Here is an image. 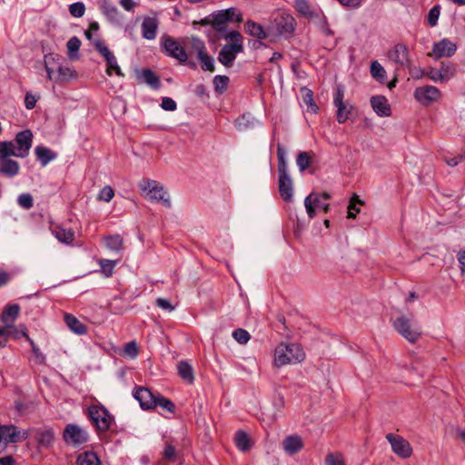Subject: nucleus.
Listing matches in <instances>:
<instances>
[{"label": "nucleus", "instance_id": "obj_32", "mask_svg": "<svg viewBox=\"0 0 465 465\" xmlns=\"http://www.w3.org/2000/svg\"><path fill=\"white\" fill-rule=\"evenodd\" d=\"M76 465H101V461L93 451H85L78 455Z\"/></svg>", "mask_w": 465, "mask_h": 465}, {"label": "nucleus", "instance_id": "obj_19", "mask_svg": "<svg viewBox=\"0 0 465 465\" xmlns=\"http://www.w3.org/2000/svg\"><path fill=\"white\" fill-rule=\"evenodd\" d=\"M2 151V146H0V174L13 178L19 173L20 164L17 161L10 158L14 154H5Z\"/></svg>", "mask_w": 465, "mask_h": 465}, {"label": "nucleus", "instance_id": "obj_53", "mask_svg": "<svg viewBox=\"0 0 465 465\" xmlns=\"http://www.w3.org/2000/svg\"><path fill=\"white\" fill-rule=\"evenodd\" d=\"M156 406H160L170 412L174 411V404L168 399L159 395L156 396Z\"/></svg>", "mask_w": 465, "mask_h": 465}, {"label": "nucleus", "instance_id": "obj_44", "mask_svg": "<svg viewBox=\"0 0 465 465\" xmlns=\"http://www.w3.org/2000/svg\"><path fill=\"white\" fill-rule=\"evenodd\" d=\"M441 7L439 5H434L429 12L427 21L430 26L434 27L438 24Z\"/></svg>", "mask_w": 465, "mask_h": 465}, {"label": "nucleus", "instance_id": "obj_62", "mask_svg": "<svg viewBox=\"0 0 465 465\" xmlns=\"http://www.w3.org/2000/svg\"><path fill=\"white\" fill-rule=\"evenodd\" d=\"M156 305L168 312H173L174 310V306L171 304L170 301L164 298H158L156 300Z\"/></svg>", "mask_w": 465, "mask_h": 465}, {"label": "nucleus", "instance_id": "obj_39", "mask_svg": "<svg viewBox=\"0 0 465 465\" xmlns=\"http://www.w3.org/2000/svg\"><path fill=\"white\" fill-rule=\"evenodd\" d=\"M371 74L375 80L379 82H383L386 78V71L378 61L371 62Z\"/></svg>", "mask_w": 465, "mask_h": 465}, {"label": "nucleus", "instance_id": "obj_61", "mask_svg": "<svg viewBox=\"0 0 465 465\" xmlns=\"http://www.w3.org/2000/svg\"><path fill=\"white\" fill-rule=\"evenodd\" d=\"M426 76L434 83H440L439 69H435L431 66L426 69Z\"/></svg>", "mask_w": 465, "mask_h": 465}, {"label": "nucleus", "instance_id": "obj_54", "mask_svg": "<svg viewBox=\"0 0 465 465\" xmlns=\"http://www.w3.org/2000/svg\"><path fill=\"white\" fill-rule=\"evenodd\" d=\"M80 45H81V41L76 36H73L68 40L66 46H67L70 56H72L73 53H76L79 50Z\"/></svg>", "mask_w": 465, "mask_h": 465}, {"label": "nucleus", "instance_id": "obj_14", "mask_svg": "<svg viewBox=\"0 0 465 465\" xmlns=\"http://www.w3.org/2000/svg\"><path fill=\"white\" fill-rule=\"evenodd\" d=\"M96 50L104 56L107 64L106 73L111 75L114 72L118 76H124L117 59L109 48L100 40L96 39L94 43Z\"/></svg>", "mask_w": 465, "mask_h": 465}, {"label": "nucleus", "instance_id": "obj_50", "mask_svg": "<svg viewBox=\"0 0 465 465\" xmlns=\"http://www.w3.org/2000/svg\"><path fill=\"white\" fill-rule=\"evenodd\" d=\"M358 204H362V202L358 198L353 197L348 206V218H355L356 213H360V208L357 206Z\"/></svg>", "mask_w": 465, "mask_h": 465}, {"label": "nucleus", "instance_id": "obj_27", "mask_svg": "<svg viewBox=\"0 0 465 465\" xmlns=\"http://www.w3.org/2000/svg\"><path fill=\"white\" fill-rule=\"evenodd\" d=\"M20 312V307L17 304H12L6 306L2 313L1 320L4 322L6 329H13L14 322L18 317Z\"/></svg>", "mask_w": 465, "mask_h": 465}, {"label": "nucleus", "instance_id": "obj_63", "mask_svg": "<svg viewBox=\"0 0 465 465\" xmlns=\"http://www.w3.org/2000/svg\"><path fill=\"white\" fill-rule=\"evenodd\" d=\"M224 39L230 40L232 43H242V36L238 31H232L224 35Z\"/></svg>", "mask_w": 465, "mask_h": 465}, {"label": "nucleus", "instance_id": "obj_49", "mask_svg": "<svg viewBox=\"0 0 465 465\" xmlns=\"http://www.w3.org/2000/svg\"><path fill=\"white\" fill-rule=\"evenodd\" d=\"M85 6L82 2H76L69 5V12L74 17H82L84 15Z\"/></svg>", "mask_w": 465, "mask_h": 465}, {"label": "nucleus", "instance_id": "obj_41", "mask_svg": "<svg viewBox=\"0 0 465 465\" xmlns=\"http://www.w3.org/2000/svg\"><path fill=\"white\" fill-rule=\"evenodd\" d=\"M303 102L307 105L308 110H310L312 113L315 114L318 111V106L313 101V93L310 89H303Z\"/></svg>", "mask_w": 465, "mask_h": 465}, {"label": "nucleus", "instance_id": "obj_1", "mask_svg": "<svg viewBox=\"0 0 465 465\" xmlns=\"http://www.w3.org/2000/svg\"><path fill=\"white\" fill-rule=\"evenodd\" d=\"M62 57L56 54H48L45 56V68L49 80L55 84H66L77 78L75 70L60 63Z\"/></svg>", "mask_w": 465, "mask_h": 465}, {"label": "nucleus", "instance_id": "obj_36", "mask_svg": "<svg viewBox=\"0 0 465 465\" xmlns=\"http://www.w3.org/2000/svg\"><path fill=\"white\" fill-rule=\"evenodd\" d=\"M335 107L337 108V114L336 118L337 121L340 124L345 123L351 114L352 111V105L349 103H341V104H335Z\"/></svg>", "mask_w": 465, "mask_h": 465}, {"label": "nucleus", "instance_id": "obj_33", "mask_svg": "<svg viewBox=\"0 0 465 465\" xmlns=\"http://www.w3.org/2000/svg\"><path fill=\"white\" fill-rule=\"evenodd\" d=\"M177 371L180 377L188 383H193L194 380L193 367L186 361H180L177 365Z\"/></svg>", "mask_w": 465, "mask_h": 465}, {"label": "nucleus", "instance_id": "obj_40", "mask_svg": "<svg viewBox=\"0 0 465 465\" xmlns=\"http://www.w3.org/2000/svg\"><path fill=\"white\" fill-rule=\"evenodd\" d=\"M99 265L101 266V272L105 277H110L113 275L114 269L115 267L116 262L107 259H101L99 260Z\"/></svg>", "mask_w": 465, "mask_h": 465}, {"label": "nucleus", "instance_id": "obj_13", "mask_svg": "<svg viewBox=\"0 0 465 465\" xmlns=\"http://www.w3.org/2000/svg\"><path fill=\"white\" fill-rule=\"evenodd\" d=\"M27 430H21L14 425H0V444L19 442L28 438Z\"/></svg>", "mask_w": 465, "mask_h": 465}, {"label": "nucleus", "instance_id": "obj_42", "mask_svg": "<svg viewBox=\"0 0 465 465\" xmlns=\"http://www.w3.org/2000/svg\"><path fill=\"white\" fill-rule=\"evenodd\" d=\"M54 440V432L51 430H45L38 432L37 440L42 446L47 447L51 445Z\"/></svg>", "mask_w": 465, "mask_h": 465}, {"label": "nucleus", "instance_id": "obj_35", "mask_svg": "<svg viewBox=\"0 0 465 465\" xmlns=\"http://www.w3.org/2000/svg\"><path fill=\"white\" fill-rule=\"evenodd\" d=\"M35 152L37 159L41 162L43 166H45L55 158V154L47 147L37 146L35 149Z\"/></svg>", "mask_w": 465, "mask_h": 465}, {"label": "nucleus", "instance_id": "obj_52", "mask_svg": "<svg viewBox=\"0 0 465 465\" xmlns=\"http://www.w3.org/2000/svg\"><path fill=\"white\" fill-rule=\"evenodd\" d=\"M114 195V192L111 186H104L98 194V199L109 203Z\"/></svg>", "mask_w": 465, "mask_h": 465}, {"label": "nucleus", "instance_id": "obj_59", "mask_svg": "<svg viewBox=\"0 0 465 465\" xmlns=\"http://www.w3.org/2000/svg\"><path fill=\"white\" fill-rule=\"evenodd\" d=\"M410 74L413 79H421L426 76V69H422L419 66H409Z\"/></svg>", "mask_w": 465, "mask_h": 465}, {"label": "nucleus", "instance_id": "obj_4", "mask_svg": "<svg viewBox=\"0 0 465 465\" xmlns=\"http://www.w3.org/2000/svg\"><path fill=\"white\" fill-rule=\"evenodd\" d=\"M277 156L279 161V192L285 202H290L293 196V185L287 170L286 151L281 144H278L277 147Z\"/></svg>", "mask_w": 465, "mask_h": 465}, {"label": "nucleus", "instance_id": "obj_48", "mask_svg": "<svg viewBox=\"0 0 465 465\" xmlns=\"http://www.w3.org/2000/svg\"><path fill=\"white\" fill-rule=\"evenodd\" d=\"M232 337L241 344L247 343L251 339L250 333L243 329H236L232 332Z\"/></svg>", "mask_w": 465, "mask_h": 465}, {"label": "nucleus", "instance_id": "obj_31", "mask_svg": "<svg viewBox=\"0 0 465 465\" xmlns=\"http://www.w3.org/2000/svg\"><path fill=\"white\" fill-rule=\"evenodd\" d=\"M229 11L222 10L212 15V25L216 31H223L226 23L230 21Z\"/></svg>", "mask_w": 465, "mask_h": 465}, {"label": "nucleus", "instance_id": "obj_58", "mask_svg": "<svg viewBox=\"0 0 465 465\" xmlns=\"http://www.w3.org/2000/svg\"><path fill=\"white\" fill-rule=\"evenodd\" d=\"M327 465H344L343 459L341 454H328L326 457Z\"/></svg>", "mask_w": 465, "mask_h": 465}, {"label": "nucleus", "instance_id": "obj_2", "mask_svg": "<svg viewBox=\"0 0 465 465\" xmlns=\"http://www.w3.org/2000/svg\"><path fill=\"white\" fill-rule=\"evenodd\" d=\"M305 359V352L297 343H280L274 350L273 364L281 368L287 364H296Z\"/></svg>", "mask_w": 465, "mask_h": 465}, {"label": "nucleus", "instance_id": "obj_9", "mask_svg": "<svg viewBox=\"0 0 465 465\" xmlns=\"http://www.w3.org/2000/svg\"><path fill=\"white\" fill-rule=\"evenodd\" d=\"M88 415L97 430L106 431L110 428L113 417L104 406L98 404L90 406Z\"/></svg>", "mask_w": 465, "mask_h": 465}, {"label": "nucleus", "instance_id": "obj_60", "mask_svg": "<svg viewBox=\"0 0 465 465\" xmlns=\"http://www.w3.org/2000/svg\"><path fill=\"white\" fill-rule=\"evenodd\" d=\"M161 107L165 111H174L176 109V103L170 97H163Z\"/></svg>", "mask_w": 465, "mask_h": 465}, {"label": "nucleus", "instance_id": "obj_5", "mask_svg": "<svg viewBox=\"0 0 465 465\" xmlns=\"http://www.w3.org/2000/svg\"><path fill=\"white\" fill-rule=\"evenodd\" d=\"M138 186L145 199L152 203H162L165 207L171 208V198L160 183L154 180L143 179Z\"/></svg>", "mask_w": 465, "mask_h": 465}, {"label": "nucleus", "instance_id": "obj_29", "mask_svg": "<svg viewBox=\"0 0 465 465\" xmlns=\"http://www.w3.org/2000/svg\"><path fill=\"white\" fill-rule=\"evenodd\" d=\"M137 78L153 89H158L160 87L159 77L150 69H143L141 72H137Z\"/></svg>", "mask_w": 465, "mask_h": 465}, {"label": "nucleus", "instance_id": "obj_16", "mask_svg": "<svg viewBox=\"0 0 465 465\" xmlns=\"http://www.w3.org/2000/svg\"><path fill=\"white\" fill-rule=\"evenodd\" d=\"M388 58L391 62L401 67H409L411 65L409 48L404 44H397L390 49Z\"/></svg>", "mask_w": 465, "mask_h": 465}, {"label": "nucleus", "instance_id": "obj_10", "mask_svg": "<svg viewBox=\"0 0 465 465\" xmlns=\"http://www.w3.org/2000/svg\"><path fill=\"white\" fill-rule=\"evenodd\" d=\"M295 8L301 15L306 17L318 19L317 24L326 35H333V32L328 27L326 17L320 16L319 14L311 7L306 0H295Z\"/></svg>", "mask_w": 465, "mask_h": 465}, {"label": "nucleus", "instance_id": "obj_15", "mask_svg": "<svg viewBox=\"0 0 465 465\" xmlns=\"http://www.w3.org/2000/svg\"><path fill=\"white\" fill-rule=\"evenodd\" d=\"M161 44L168 55L177 59L182 63L187 60V53L174 38L168 35H163L161 38Z\"/></svg>", "mask_w": 465, "mask_h": 465}, {"label": "nucleus", "instance_id": "obj_25", "mask_svg": "<svg viewBox=\"0 0 465 465\" xmlns=\"http://www.w3.org/2000/svg\"><path fill=\"white\" fill-rule=\"evenodd\" d=\"M51 231L57 241L62 243L71 244L74 240V232L72 229H66L55 224L52 226Z\"/></svg>", "mask_w": 465, "mask_h": 465}, {"label": "nucleus", "instance_id": "obj_56", "mask_svg": "<svg viewBox=\"0 0 465 465\" xmlns=\"http://www.w3.org/2000/svg\"><path fill=\"white\" fill-rule=\"evenodd\" d=\"M124 353L134 359L138 354V347L135 341H130L124 346Z\"/></svg>", "mask_w": 465, "mask_h": 465}, {"label": "nucleus", "instance_id": "obj_30", "mask_svg": "<svg viewBox=\"0 0 465 465\" xmlns=\"http://www.w3.org/2000/svg\"><path fill=\"white\" fill-rule=\"evenodd\" d=\"M64 322L67 327L74 333L83 335L86 333V326L82 323L77 318L71 314H64Z\"/></svg>", "mask_w": 465, "mask_h": 465}, {"label": "nucleus", "instance_id": "obj_46", "mask_svg": "<svg viewBox=\"0 0 465 465\" xmlns=\"http://www.w3.org/2000/svg\"><path fill=\"white\" fill-rule=\"evenodd\" d=\"M229 83V77L225 75H216L213 78V85L217 92H223Z\"/></svg>", "mask_w": 465, "mask_h": 465}, {"label": "nucleus", "instance_id": "obj_47", "mask_svg": "<svg viewBox=\"0 0 465 465\" xmlns=\"http://www.w3.org/2000/svg\"><path fill=\"white\" fill-rule=\"evenodd\" d=\"M297 165L301 172H303L309 167L311 163V158L306 152H302L297 155L296 159Z\"/></svg>", "mask_w": 465, "mask_h": 465}, {"label": "nucleus", "instance_id": "obj_3", "mask_svg": "<svg viewBox=\"0 0 465 465\" xmlns=\"http://www.w3.org/2000/svg\"><path fill=\"white\" fill-rule=\"evenodd\" d=\"M32 143L33 134L30 130H25L18 133L14 142H1L0 146L5 154H14L15 157L25 158L29 154Z\"/></svg>", "mask_w": 465, "mask_h": 465}, {"label": "nucleus", "instance_id": "obj_55", "mask_svg": "<svg viewBox=\"0 0 465 465\" xmlns=\"http://www.w3.org/2000/svg\"><path fill=\"white\" fill-rule=\"evenodd\" d=\"M30 344L32 346V351L34 353V359L36 363L42 364L45 362V355L40 351L39 348L35 344V342L28 338Z\"/></svg>", "mask_w": 465, "mask_h": 465}, {"label": "nucleus", "instance_id": "obj_23", "mask_svg": "<svg viewBox=\"0 0 465 465\" xmlns=\"http://www.w3.org/2000/svg\"><path fill=\"white\" fill-rule=\"evenodd\" d=\"M373 111L381 117H388L391 114V105L383 95H375L371 98Z\"/></svg>", "mask_w": 465, "mask_h": 465}, {"label": "nucleus", "instance_id": "obj_6", "mask_svg": "<svg viewBox=\"0 0 465 465\" xmlns=\"http://www.w3.org/2000/svg\"><path fill=\"white\" fill-rule=\"evenodd\" d=\"M295 19L287 13L277 14L270 23L269 35H271V43L282 35H291L295 29Z\"/></svg>", "mask_w": 465, "mask_h": 465}, {"label": "nucleus", "instance_id": "obj_34", "mask_svg": "<svg viewBox=\"0 0 465 465\" xmlns=\"http://www.w3.org/2000/svg\"><path fill=\"white\" fill-rule=\"evenodd\" d=\"M440 83L449 82L456 74V67L451 63H441L439 69Z\"/></svg>", "mask_w": 465, "mask_h": 465}, {"label": "nucleus", "instance_id": "obj_17", "mask_svg": "<svg viewBox=\"0 0 465 465\" xmlns=\"http://www.w3.org/2000/svg\"><path fill=\"white\" fill-rule=\"evenodd\" d=\"M456 50V44L448 38H443L440 41L434 43L432 50L428 54V55L438 60L441 57H450L455 54Z\"/></svg>", "mask_w": 465, "mask_h": 465}, {"label": "nucleus", "instance_id": "obj_8", "mask_svg": "<svg viewBox=\"0 0 465 465\" xmlns=\"http://www.w3.org/2000/svg\"><path fill=\"white\" fill-rule=\"evenodd\" d=\"M63 439L67 445L75 448L86 443L89 440V434L83 427L70 423L64 430Z\"/></svg>", "mask_w": 465, "mask_h": 465}, {"label": "nucleus", "instance_id": "obj_7", "mask_svg": "<svg viewBox=\"0 0 465 465\" xmlns=\"http://www.w3.org/2000/svg\"><path fill=\"white\" fill-rule=\"evenodd\" d=\"M396 331L410 342H415L421 335L420 326L411 318L401 316L393 322Z\"/></svg>", "mask_w": 465, "mask_h": 465}, {"label": "nucleus", "instance_id": "obj_26", "mask_svg": "<svg viewBox=\"0 0 465 465\" xmlns=\"http://www.w3.org/2000/svg\"><path fill=\"white\" fill-rule=\"evenodd\" d=\"M282 447L287 454L293 455L303 448V442L300 436L291 435L284 439Z\"/></svg>", "mask_w": 465, "mask_h": 465}, {"label": "nucleus", "instance_id": "obj_43", "mask_svg": "<svg viewBox=\"0 0 465 465\" xmlns=\"http://www.w3.org/2000/svg\"><path fill=\"white\" fill-rule=\"evenodd\" d=\"M204 52H205L204 43L199 38L193 37L191 40L190 53L192 54H196L198 57L200 54H203Z\"/></svg>", "mask_w": 465, "mask_h": 465}, {"label": "nucleus", "instance_id": "obj_57", "mask_svg": "<svg viewBox=\"0 0 465 465\" xmlns=\"http://www.w3.org/2000/svg\"><path fill=\"white\" fill-rule=\"evenodd\" d=\"M344 87L341 84H338L335 93L333 95V104H341V103H344Z\"/></svg>", "mask_w": 465, "mask_h": 465}, {"label": "nucleus", "instance_id": "obj_11", "mask_svg": "<svg viewBox=\"0 0 465 465\" xmlns=\"http://www.w3.org/2000/svg\"><path fill=\"white\" fill-rule=\"evenodd\" d=\"M414 98L422 105L428 106L439 101L442 94L440 89L433 85H423L414 90Z\"/></svg>", "mask_w": 465, "mask_h": 465}, {"label": "nucleus", "instance_id": "obj_20", "mask_svg": "<svg viewBox=\"0 0 465 465\" xmlns=\"http://www.w3.org/2000/svg\"><path fill=\"white\" fill-rule=\"evenodd\" d=\"M306 213L310 218L316 215V209L322 210L325 213L329 210V203H322L320 195L314 193H310L304 200Z\"/></svg>", "mask_w": 465, "mask_h": 465}, {"label": "nucleus", "instance_id": "obj_21", "mask_svg": "<svg viewBox=\"0 0 465 465\" xmlns=\"http://www.w3.org/2000/svg\"><path fill=\"white\" fill-rule=\"evenodd\" d=\"M134 398L139 401L140 406L144 410L156 407V396L146 388H138L134 392Z\"/></svg>", "mask_w": 465, "mask_h": 465}, {"label": "nucleus", "instance_id": "obj_51", "mask_svg": "<svg viewBox=\"0 0 465 465\" xmlns=\"http://www.w3.org/2000/svg\"><path fill=\"white\" fill-rule=\"evenodd\" d=\"M17 203L21 207L28 210L33 206V197L30 193H22L18 196Z\"/></svg>", "mask_w": 465, "mask_h": 465}, {"label": "nucleus", "instance_id": "obj_45", "mask_svg": "<svg viewBox=\"0 0 465 465\" xmlns=\"http://www.w3.org/2000/svg\"><path fill=\"white\" fill-rule=\"evenodd\" d=\"M198 59L201 61L202 69L205 71H214L213 59L209 56L206 52L198 56Z\"/></svg>", "mask_w": 465, "mask_h": 465}, {"label": "nucleus", "instance_id": "obj_18", "mask_svg": "<svg viewBox=\"0 0 465 465\" xmlns=\"http://www.w3.org/2000/svg\"><path fill=\"white\" fill-rule=\"evenodd\" d=\"M242 51H243V44L242 43H232V44L224 45L219 53L218 60L224 66L230 67L232 65V63L236 58V55L239 53H242Z\"/></svg>", "mask_w": 465, "mask_h": 465}, {"label": "nucleus", "instance_id": "obj_38", "mask_svg": "<svg viewBox=\"0 0 465 465\" xmlns=\"http://www.w3.org/2000/svg\"><path fill=\"white\" fill-rule=\"evenodd\" d=\"M104 242L106 248L114 252H119L123 247V239L120 235L107 236Z\"/></svg>", "mask_w": 465, "mask_h": 465}, {"label": "nucleus", "instance_id": "obj_24", "mask_svg": "<svg viewBox=\"0 0 465 465\" xmlns=\"http://www.w3.org/2000/svg\"><path fill=\"white\" fill-rule=\"evenodd\" d=\"M159 22L155 17L146 16L141 25L142 35L146 40H153L157 35Z\"/></svg>", "mask_w": 465, "mask_h": 465}, {"label": "nucleus", "instance_id": "obj_64", "mask_svg": "<svg viewBox=\"0 0 465 465\" xmlns=\"http://www.w3.org/2000/svg\"><path fill=\"white\" fill-rule=\"evenodd\" d=\"M12 329H6L0 326V346L5 347L7 343L8 334L13 333Z\"/></svg>", "mask_w": 465, "mask_h": 465}, {"label": "nucleus", "instance_id": "obj_37", "mask_svg": "<svg viewBox=\"0 0 465 465\" xmlns=\"http://www.w3.org/2000/svg\"><path fill=\"white\" fill-rule=\"evenodd\" d=\"M235 444L236 447L242 451H246L251 448L250 439L248 435L242 430H239L236 432Z\"/></svg>", "mask_w": 465, "mask_h": 465}, {"label": "nucleus", "instance_id": "obj_22", "mask_svg": "<svg viewBox=\"0 0 465 465\" xmlns=\"http://www.w3.org/2000/svg\"><path fill=\"white\" fill-rule=\"evenodd\" d=\"M244 29L247 34L256 37L260 40H268L271 42V35H269V26L263 28L260 24L253 21H247L244 25Z\"/></svg>", "mask_w": 465, "mask_h": 465}, {"label": "nucleus", "instance_id": "obj_28", "mask_svg": "<svg viewBox=\"0 0 465 465\" xmlns=\"http://www.w3.org/2000/svg\"><path fill=\"white\" fill-rule=\"evenodd\" d=\"M102 13L113 23H120L122 16L117 7L108 0H102L100 4Z\"/></svg>", "mask_w": 465, "mask_h": 465}, {"label": "nucleus", "instance_id": "obj_12", "mask_svg": "<svg viewBox=\"0 0 465 465\" xmlns=\"http://www.w3.org/2000/svg\"><path fill=\"white\" fill-rule=\"evenodd\" d=\"M386 439L390 442L393 453L400 458L408 459L412 455V447L411 443L402 436L394 433H388L386 435Z\"/></svg>", "mask_w": 465, "mask_h": 465}]
</instances>
